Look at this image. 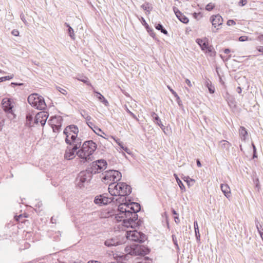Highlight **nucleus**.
Returning a JSON list of instances; mask_svg holds the SVG:
<instances>
[{
	"mask_svg": "<svg viewBox=\"0 0 263 263\" xmlns=\"http://www.w3.org/2000/svg\"><path fill=\"white\" fill-rule=\"evenodd\" d=\"M86 121L87 124H91V122L90 121L91 118L90 116L87 114V117H84Z\"/></svg>",
	"mask_w": 263,
	"mask_h": 263,
	"instance_id": "ea45409f",
	"label": "nucleus"
},
{
	"mask_svg": "<svg viewBox=\"0 0 263 263\" xmlns=\"http://www.w3.org/2000/svg\"><path fill=\"white\" fill-rule=\"evenodd\" d=\"M196 162H197V165L198 167H201V164L200 163V161H199V159H197V161H196Z\"/></svg>",
	"mask_w": 263,
	"mask_h": 263,
	"instance_id": "4d7b16f0",
	"label": "nucleus"
},
{
	"mask_svg": "<svg viewBox=\"0 0 263 263\" xmlns=\"http://www.w3.org/2000/svg\"><path fill=\"white\" fill-rule=\"evenodd\" d=\"M7 116L9 119L12 120L15 118V115L13 113V110L10 111V112H7Z\"/></svg>",
	"mask_w": 263,
	"mask_h": 263,
	"instance_id": "2f4dec72",
	"label": "nucleus"
},
{
	"mask_svg": "<svg viewBox=\"0 0 263 263\" xmlns=\"http://www.w3.org/2000/svg\"><path fill=\"white\" fill-rule=\"evenodd\" d=\"M210 84H212L211 81H210L209 80L206 81V86H207L208 88V86H210Z\"/></svg>",
	"mask_w": 263,
	"mask_h": 263,
	"instance_id": "052dcab7",
	"label": "nucleus"
},
{
	"mask_svg": "<svg viewBox=\"0 0 263 263\" xmlns=\"http://www.w3.org/2000/svg\"><path fill=\"white\" fill-rule=\"evenodd\" d=\"M130 249L129 254L132 255H145L148 254L150 251L147 247L139 244L132 245Z\"/></svg>",
	"mask_w": 263,
	"mask_h": 263,
	"instance_id": "423d86ee",
	"label": "nucleus"
},
{
	"mask_svg": "<svg viewBox=\"0 0 263 263\" xmlns=\"http://www.w3.org/2000/svg\"><path fill=\"white\" fill-rule=\"evenodd\" d=\"M5 78L6 79V81L9 80L13 78V76L12 75L11 76H5Z\"/></svg>",
	"mask_w": 263,
	"mask_h": 263,
	"instance_id": "864d4df0",
	"label": "nucleus"
},
{
	"mask_svg": "<svg viewBox=\"0 0 263 263\" xmlns=\"http://www.w3.org/2000/svg\"><path fill=\"white\" fill-rule=\"evenodd\" d=\"M92 130L94 131V132L96 134H97L98 135H100V132H101V133H102L103 134H104V133L102 132L101 129L100 128H98V127L96 126V128H94Z\"/></svg>",
	"mask_w": 263,
	"mask_h": 263,
	"instance_id": "4c0bfd02",
	"label": "nucleus"
},
{
	"mask_svg": "<svg viewBox=\"0 0 263 263\" xmlns=\"http://www.w3.org/2000/svg\"><path fill=\"white\" fill-rule=\"evenodd\" d=\"M121 148H122L123 151H124L127 154H130L131 151L128 147H127L126 146H122V147Z\"/></svg>",
	"mask_w": 263,
	"mask_h": 263,
	"instance_id": "37998d69",
	"label": "nucleus"
},
{
	"mask_svg": "<svg viewBox=\"0 0 263 263\" xmlns=\"http://www.w3.org/2000/svg\"><path fill=\"white\" fill-rule=\"evenodd\" d=\"M6 81V79L5 77H1L0 78V83L2 82H4Z\"/></svg>",
	"mask_w": 263,
	"mask_h": 263,
	"instance_id": "680f3d73",
	"label": "nucleus"
},
{
	"mask_svg": "<svg viewBox=\"0 0 263 263\" xmlns=\"http://www.w3.org/2000/svg\"><path fill=\"white\" fill-rule=\"evenodd\" d=\"M231 146V144L226 140H222L219 142V146L224 152H229Z\"/></svg>",
	"mask_w": 263,
	"mask_h": 263,
	"instance_id": "6ab92c4d",
	"label": "nucleus"
},
{
	"mask_svg": "<svg viewBox=\"0 0 263 263\" xmlns=\"http://www.w3.org/2000/svg\"><path fill=\"white\" fill-rule=\"evenodd\" d=\"M239 135L242 140L245 141L248 135V132L244 127L240 126L239 129Z\"/></svg>",
	"mask_w": 263,
	"mask_h": 263,
	"instance_id": "4be33fe9",
	"label": "nucleus"
},
{
	"mask_svg": "<svg viewBox=\"0 0 263 263\" xmlns=\"http://www.w3.org/2000/svg\"><path fill=\"white\" fill-rule=\"evenodd\" d=\"M247 3V0H240L239 2V5L241 6H243L246 5Z\"/></svg>",
	"mask_w": 263,
	"mask_h": 263,
	"instance_id": "a18cd8bd",
	"label": "nucleus"
},
{
	"mask_svg": "<svg viewBox=\"0 0 263 263\" xmlns=\"http://www.w3.org/2000/svg\"><path fill=\"white\" fill-rule=\"evenodd\" d=\"M64 25L67 27H68V32L70 37L72 39L74 40L75 35H74V31H73V29H72V28L71 27H70V25L67 23H65Z\"/></svg>",
	"mask_w": 263,
	"mask_h": 263,
	"instance_id": "393cba45",
	"label": "nucleus"
},
{
	"mask_svg": "<svg viewBox=\"0 0 263 263\" xmlns=\"http://www.w3.org/2000/svg\"><path fill=\"white\" fill-rule=\"evenodd\" d=\"M182 178L183 179L184 181L186 182L188 185H189L190 179L191 181H194V179H191L189 176H184L183 177H182Z\"/></svg>",
	"mask_w": 263,
	"mask_h": 263,
	"instance_id": "c9c22d12",
	"label": "nucleus"
},
{
	"mask_svg": "<svg viewBox=\"0 0 263 263\" xmlns=\"http://www.w3.org/2000/svg\"><path fill=\"white\" fill-rule=\"evenodd\" d=\"M208 89L211 93H213L215 91V88L212 84H210V86H208Z\"/></svg>",
	"mask_w": 263,
	"mask_h": 263,
	"instance_id": "a19ab883",
	"label": "nucleus"
},
{
	"mask_svg": "<svg viewBox=\"0 0 263 263\" xmlns=\"http://www.w3.org/2000/svg\"><path fill=\"white\" fill-rule=\"evenodd\" d=\"M95 92L97 93V97L99 101L102 102L105 106L108 105V102L103 95H102L100 92L96 91Z\"/></svg>",
	"mask_w": 263,
	"mask_h": 263,
	"instance_id": "5701e85b",
	"label": "nucleus"
},
{
	"mask_svg": "<svg viewBox=\"0 0 263 263\" xmlns=\"http://www.w3.org/2000/svg\"><path fill=\"white\" fill-rule=\"evenodd\" d=\"M252 145L253 148V153H256V147H255V145H254V143H252Z\"/></svg>",
	"mask_w": 263,
	"mask_h": 263,
	"instance_id": "0e129e2a",
	"label": "nucleus"
},
{
	"mask_svg": "<svg viewBox=\"0 0 263 263\" xmlns=\"http://www.w3.org/2000/svg\"><path fill=\"white\" fill-rule=\"evenodd\" d=\"M258 39L260 41H263V34L258 36Z\"/></svg>",
	"mask_w": 263,
	"mask_h": 263,
	"instance_id": "e2e57ef3",
	"label": "nucleus"
},
{
	"mask_svg": "<svg viewBox=\"0 0 263 263\" xmlns=\"http://www.w3.org/2000/svg\"><path fill=\"white\" fill-rule=\"evenodd\" d=\"M211 21L212 22V25L215 28H216L217 26H219L222 25L223 22V18L220 15L217 14L211 16Z\"/></svg>",
	"mask_w": 263,
	"mask_h": 263,
	"instance_id": "4468645a",
	"label": "nucleus"
},
{
	"mask_svg": "<svg viewBox=\"0 0 263 263\" xmlns=\"http://www.w3.org/2000/svg\"><path fill=\"white\" fill-rule=\"evenodd\" d=\"M102 181L105 183H116L119 181L121 177V173L116 170H109L102 174Z\"/></svg>",
	"mask_w": 263,
	"mask_h": 263,
	"instance_id": "20e7f679",
	"label": "nucleus"
},
{
	"mask_svg": "<svg viewBox=\"0 0 263 263\" xmlns=\"http://www.w3.org/2000/svg\"><path fill=\"white\" fill-rule=\"evenodd\" d=\"M79 148H76L74 146L68 145L65 150L64 158L67 160H71L75 157V153Z\"/></svg>",
	"mask_w": 263,
	"mask_h": 263,
	"instance_id": "ddd939ff",
	"label": "nucleus"
},
{
	"mask_svg": "<svg viewBox=\"0 0 263 263\" xmlns=\"http://www.w3.org/2000/svg\"><path fill=\"white\" fill-rule=\"evenodd\" d=\"M172 237L174 245L176 246L177 249H179V246L177 243L176 238L174 235L172 236Z\"/></svg>",
	"mask_w": 263,
	"mask_h": 263,
	"instance_id": "de8ad7c7",
	"label": "nucleus"
},
{
	"mask_svg": "<svg viewBox=\"0 0 263 263\" xmlns=\"http://www.w3.org/2000/svg\"><path fill=\"white\" fill-rule=\"evenodd\" d=\"M2 106L4 110L6 112H10L12 111L13 106L12 105L10 100L4 99L2 101Z\"/></svg>",
	"mask_w": 263,
	"mask_h": 263,
	"instance_id": "dca6fc26",
	"label": "nucleus"
},
{
	"mask_svg": "<svg viewBox=\"0 0 263 263\" xmlns=\"http://www.w3.org/2000/svg\"><path fill=\"white\" fill-rule=\"evenodd\" d=\"M107 166V162L102 159L93 162L92 166V173H99L105 170Z\"/></svg>",
	"mask_w": 263,
	"mask_h": 263,
	"instance_id": "9b49d317",
	"label": "nucleus"
},
{
	"mask_svg": "<svg viewBox=\"0 0 263 263\" xmlns=\"http://www.w3.org/2000/svg\"><path fill=\"white\" fill-rule=\"evenodd\" d=\"M235 22L234 20H229L227 21V24L228 25V26H232V25H235Z\"/></svg>",
	"mask_w": 263,
	"mask_h": 263,
	"instance_id": "c03bdc74",
	"label": "nucleus"
},
{
	"mask_svg": "<svg viewBox=\"0 0 263 263\" xmlns=\"http://www.w3.org/2000/svg\"><path fill=\"white\" fill-rule=\"evenodd\" d=\"M141 23H142V25L145 26V27L146 29L147 32L149 33L150 35L153 36V37H154V36L155 35V34L153 32V29L149 27V26L147 24L146 21L145 20V19L143 17H141Z\"/></svg>",
	"mask_w": 263,
	"mask_h": 263,
	"instance_id": "412c9836",
	"label": "nucleus"
},
{
	"mask_svg": "<svg viewBox=\"0 0 263 263\" xmlns=\"http://www.w3.org/2000/svg\"><path fill=\"white\" fill-rule=\"evenodd\" d=\"M126 108L127 112L129 113L133 118L136 119L137 121L139 120L138 118L136 116V115L134 114H133L132 111H130L127 107H126Z\"/></svg>",
	"mask_w": 263,
	"mask_h": 263,
	"instance_id": "f704fd0d",
	"label": "nucleus"
},
{
	"mask_svg": "<svg viewBox=\"0 0 263 263\" xmlns=\"http://www.w3.org/2000/svg\"><path fill=\"white\" fill-rule=\"evenodd\" d=\"M151 117L153 118V121L160 126L164 133L165 132V127L161 122V121L159 116L155 112L151 113Z\"/></svg>",
	"mask_w": 263,
	"mask_h": 263,
	"instance_id": "a211bd4d",
	"label": "nucleus"
},
{
	"mask_svg": "<svg viewBox=\"0 0 263 263\" xmlns=\"http://www.w3.org/2000/svg\"><path fill=\"white\" fill-rule=\"evenodd\" d=\"M57 89L63 95H66L67 93V91L64 88H61L60 87H57Z\"/></svg>",
	"mask_w": 263,
	"mask_h": 263,
	"instance_id": "e433bc0d",
	"label": "nucleus"
},
{
	"mask_svg": "<svg viewBox=\"0 0 263 263\" xmlns=\"http://www.w3.org/2000/svg\"><path fill=\"white\" fill-rule=\"evenodd\" d=\"M174 219L176 223H178L179 222V217L178 216H175Z\"/></svg>",
	"mask_w": 263,
	"mask_h": 263,
	"instance_id": "6e6d98bb",
	"label": "nucleus"
},
{
	"mask_svg": "<svg viewBox=\"0 0 263 263\" xmlns=\"http://www.w3.org/2000/svg\"><path fill=\"white\" fill-rule=\"evenodd\" d=\"M36 115V113L35 112V111L33 110H29L27 115H26V120L27 122H29L30 123V122L32 120V119H33V116L34 115Z\"/></svg>",
	"mask_w": 263,
	"mask_h": 263,
	"instance_id": "a878e982",
	"label": "nucleus"
},
{
	"mask_svg": "<svg viewBox=\"0 0 263 263\" xmlns=\"http://www.w3.org/2000/svg\"><path fill=\"white\" fill-rule=\"evenodd\" d=\"M236 91L238 93H240L241 92V88L240 87H238L236 89Z\"/></svg>",
	"mask_w": 263,
	"mask_h": 263,
	"instance_id": "13d9d810",
	"label": "nucleus"
},
{
	"mask_svg": "<svg viewBox=\"0 0 263 263\" xmlns=\"http://www.w3.org/2000/svg\"><path fill=\"white\" fill-rule=\"evenodd\" d=\"M115 201H116L115 197H108L107 196V194H103L97 196L94 200V202L99 205H105Z\"/></svg>",
	"mask_w": 263,
	"mask_h": 263,
	"instance_id": "1a4fd4ad",
	"label": "nucleus"
},
{
	"mask_svg": "<svg viewBox=\"0 0 263 263\" xmlns=\"http://www.w3.org/2000/svg\"><path fill=\"white\" fill-rule=\"evenodd\" d=\"M92 172L90 171H85L81 172L77 178L78 184L80 187L84 186V183L88 182L92 177Z\"/></svg>",
	"mask_w": 263,
	"mask_h": 263,
	"instance_id": "0eeeda50",
	"label": "nucleus"
},
{
	"mask_svg": "<svg viewBox=\"0 0 263 263\" xmlns=\"http://www.w3.org/2000/svg\"><path fill=\"white\" fill-rule=\"evenodd\" d=\"M61 125H54V127H53V130L55 132L56 130L58 131L59 129L60 128Z\"/></svg>",
	"mask_w": 263,
	"mask_h": 263,
	"instance_id": "09e8293b",
	"label": "nucleus"
},
{
	"mask_svg": "<svg viewBox=\"0 0 263 263\" xmlns=\"http://www.w3.org/2000/svg\"><path fill=\"white\" fill-rule=\"evenodd\" d=\"M194 226L195 233V236L196 237L197 241L198 242H199L200 240V235L199 234V231L198 223H197V221H195L194 222Z\"/></svg>",
	"mask_w": 263,
	"mask_h": 263,
	"instance_id": "b1692460",
	"label": "nucleus"
},
{
	"mask_svg": "<svg viewBox=\"0 0 263 263\" xmlns=\"http://www.w3.org/2000/svg\"><path fill=\"white\" fill-rule=\"evenodd\" d=\"M108 192L112 196H120L115 199L120 203L115 218L117 221H122L124 227L135 228L140 226L142 221L138 219L137 213L141 210L140 204L137 202H127L126 196L132 192V187L126 183L120 182L115 184L110 183Z\"/></svg>",
	"mask_w": 263,
	"mask_h": 263,
	"instance_id": "f257e3e1",
	"label": "nucleus"
},
{
	"mask_svg": "<svg viewBox=\"0 0 263 263\" xmlns=\"http://www.w3.org/2000/svg\"><path fill=\"white\" fill-rule=\"evenodd\" d=\"M148 4L147 3V4H146V5L143 4L141 7L144 10H146V11L149 12L150 10H151V9H150V7L149 6H148Z\"/></svg>",
	"mask_w": 263,
	"mask_h": 263,
	"instance_id": "58836bf2",
	"label": "nucleus"
},
{
	"mask_svg": "<svg viewBox=\"0 0 263 263\" xmlns=\"http://www.w3.org/2000/svg\"><path fill=\"white\" fill-rule=\"evenodd\" d=\"M79 132L78 128L77 126L74 125H70L67 126L64 130V134L65 135H71L73 134H78Z\"/></svg>",
	"mask_w": 263,
	"mask_h": 263,
	"instance_id": "f3484780",
	"label": "nucleus"
},
{
	"mask_svg": "<svg viewBox=\"0 0 263 263\" xmlns=\"http://www.w3.org/2000/svg\"><path fill=\"white\" fill-rule=\"evenodd\" d=\"M254 183L255 185V187L257 188L258 190H259L260 188L259 179L258 178H256L255 179H254Z\"/></svg>",
	"mask_w": 263,
	"mask_h": 263,
	"instance_id": "72a5a7b5",
	"label": "nucleus"
},
{
	"mask_svg": "<svg viewBox=\"0 0 263 263\" xmlns=\"http://www.w3.org/2000/svg\"><path fill=\"white\" fill-rule=\"evenodd\" d=\"M168 89L170 90V91L173 94L174 97L176 98L177 100H179L180 99L179 97L177 94V93L172 89L171 87L169 86H167Z\"/></svg>",
	"mask_w": 263,
	"mask_h": 263,
	"instance_id": "7c9ffc66",
	"label": "nucleus"
},
{
	"mask_svg": "<svg viewBox=\"0 0 263 263\" xmlns=\"http://www.w3.org/2000/svg\"><path fill=\"white\" fill-rule=\"evenodd\" d=\"M174 177H175V179L176 180V181H177L178 185L179 186L180 189L182 191H185V186L183 185V184L182 182V181H181V180L179 178V177L177 176V175L176 174H174Z\"/></svg>",
	"mask_w": 263,
	"mask_h": 263,
	"instance_id": "bb28decb",
	"label": "nucleus"
},
{
	"mask_svg": "<svg viewBox=\"0 0 263 263\" xmlns=\"http://www.w3.org/2000/svg\"><path fill=\"white\" fill-rule=\"evenodd\" d=\"M259 235H260V237H261V239H262V240H263V232H262V233H260V234H259Z\"/></svg>",
	"mask_w": 263,
	"mask_h": 263,
	"instance_id": "774afa93",
	"label": "nucleus"
},
{
	"mask_svg": "<svg viewBox=\"0 0 263 263\" xmlns=\"http://www.w3.org/2000/svg\"><path fill=\"white\" fill-rule=\"evenodd\" d=\"M256 227L257 229V231L259 234H260V233H263V228L261 224L259 223L258 221H255Z\"/></svg>",
	"mask_w": 263,
	"mask_h": 263,
	"instance_id": "c85d7f7f",
	"label": "nucleus"
},
{
	"mask_svg": "<svg viewBox=\"0 0 263 263\" xmlns=\"http://www.w3.org/2000/svg\"><path fill=\"white\" fill-rule=\"evenodd\" d=\"M48 117V114L45 111H40L36 114L34 122L35 124L40 123L43 126L45 124L46 120Z\"/></svg>",
	"mask_w": 263,
	"mask_h": 263,
	"instance_id": "f8f14e48",
	"label": "nucleus"
},
{
	"mask_svg": "<svg viewBox=\"0 0 263 263\" xmlns=\"http://www.w3.org/2000/svg\"><path fill=\"white\" fill-rule=\"evenodd\" d=\"M65 142L67 144L74 146L76 148H80L82 140L80 138L78 137V134L65 135Z\"/></svg>",
	"mask_w": 263,
	"mask_h": 263,
	"instance_id": "6e6552de",
	"label": "nucleus"
},
{
	"mask_svg": "<svg viewBox=\"0 0 263 263\" xmlns=\"http://www.w3.org/2000/svg\"><path fill=\"white\" fill-rule=\"evenodd\" d=\"M238 40L240 42H244L248 40V37L247 36H241L239 37Z\"/></svg>",
	"mask_w": 263,
	"mask_h": 263,
	"instance_id": "79ce46f5",
	"label": "nucleus"
},
{
	"mask_svg": "<svg viewBox=\"0 0 263 263\" xmlns=\"http://www.w3.org/2000/svg\"><path fill=\"white\" fill-rule=\"evenodd\" d=\"M105 245L107 247H111L116 245V243L113 241V240H107L105 241Z\"/></svg>",
	"mask_w": 263,
	"mask_h": 263,
	"instance_id": "c756f323",
	"label": "nucleus"
},
{
	"mask_svg": "<svg viewBox=\"0 0 263 263\" xmlns=\"http://www.w3.org/2000/svg\"><path fill=\"white\" fill-rule=\"evenodd\" d=\"M173 10L177 17L182 23L186 24L189 22V19L184 15H183L177 8L174 7Z\"/></svg>",
	"mask_w": 263,
	"mask_h": 263,
	"instance_id": "2eb2a0df",
	"label": "nucleus"
},
{
	"mask_svg": "<svg viewBox=\"0 0 263 263\" xmlns=\"http://www.w3.org/2000/svg\"><path fill=\"white\" fill-rule=\"evenodd\" d=\"M155 27L157 30H160L161 32L164 34H167V30L163 28V26L161 24H158Z\"/></svg>",
	"mask_w": 263,
	"mask_h": 263,
	"instance_id": "cd10ccee",
	"label": "nucleus"
},
{
	"mask_svg": "<svg viewBox=\"0 0 263 263\" xmlns=\"http://www.w3.org/2000/svg\"><path fill=\"white\" fill-rule=\"evenodd\" d=\"M220 188L221 191L227 198H229L231 195V190L229 185L227 184H221Z\"/></svg>",
	"mask_w": 263,
	"mask_h": 263,
	"instance_id": "aec40b11",
	"label": "nucleus"
},
{
	"mask_svg": "<svg viewBox=\"0 0 263 263\" xmlns=\"http://www.w3.org/2000/svg\"><path fill=\"white\" fill-rule=\"evenodd\" d=\"M80 81H81L82 82H83L84 83L86 84L87 85H90V84L87 78H86L85 79L80 80Z\"/></svg>",
	"mask_w": 263,
	"mask_h": 263,
	"instance_id": "8fccbe9b",
	"label": "nucleus"
},
{
	"mask_svg": "<svg viewBox=\"0 0 263 263\" xmlns=\"http://www.w3.org/2000/svg\"><path fill=\"white\" fill-rule=\"evenodd\" d=\"M115 140L116 141V142H117V143L120 146V147L121 148L122 147V146H124L122 142H121L119 139L118 140H116L115 139Z\"/></svg>",
	"mask_w": 263,
	"mask_h": 263,
	"instance_id": "3c124183",
	"label": "nucleus"
},
{
	"mask_svg": "<svg viewBox=\"0 0 263 263\" xmlns=\"http://www.w3.org/2000/svg\"><path fill=\"white\" fill-rule=\"evenodd\" d=\"M230 50L228 48L227 49H225L224 50V52L226 53V54H228L230 52Z\"/></svg>",
	"mask_w": 263,
	"mask_h": 263,
	"instance_id": "bf43d9fd",
	"label": "nucleus"
},
{
	"mask_svg": "<svg viewBox=\"0 0 263 263\" xmlns=\"http://www.w3.org/2000/svg\"><path fill=\"white\" fill-rule=\"evenodd\" d=\"M172 212L174 215H177L176 211L174 209H172Z\"/></svg>",
	"mask_w": 263,
	"mask_h": 263,
	"instance_id": "338daca9",
	"label": "nucleus"
},
{
	"mask_svg": "<svg viewBox=\"0 0 263 263\" xmlns=\"http://www.w3.org/2000/svg\"><path fill=\"white\" fill-rule=\"evenodd\" d=\"M28 103L35 108L44 110L46 108V104L44 98L37 93H32L28 97Z\"/></svg>",
	"mask_w": 263,
	"mask_h": 263,
	"instance_id": "7ed1b4c3",
	"label": "nucleus"
},
{
	"mask_svg": "<svg viewBox=\"0 0 263 263\" xmlns=\"http://www.w3.org/2000/svg\"><path fill=\"white\" fill-rule=\"evenodd\" d=\"M196 42L199 45L202 50L204 51L206 53H210V55L211 57L215 55L211 47L209 46L208 39L206 38L205 37L202 39H197Z\"/></svg>",
	"mask_w": 263,
	"mask_h": 263,
	"instance_id": "9d476101",
	"label": "nucleus"
},
{
	"mask_svg": "<svg viewBox=\"0 0 263 263\" xmlns=\"http://www.w3.org/2000/svg\"><path fill=\"white\" fill-rule=\"evenodd\" d=\"M126 238L129 240L139 243H142L146 239L145 235L137 230L127 231Z\"/></svg>",
	"mask_w": 263,
	"mask_h": 263,
	"instance_id": "39448f33",
	"label": "nucleus"
},
{
	"mask_svg": "<svg viewBox=\"0 0 263 263\" xmlns=\"http://www.w3.org/2000/svg\"><path fill=\"white\" fill-rule=\"evenodd\" d=\"M215 7V5L213 4L212 3H209L208 4L206 7L205 9L207 11H211Z\"/></svg>",
	"mask_w": 263,
	"mask_h": 263,
	"instance_id": "473e14b6",
	"label": "nucleus"
},
{
	"mask_svg": "<svg viewBox=\"0 0 263 263\" xmlns=\"http://www.w3.org/2000/svg\"><path fill=\"white\" fill-rule=\"evenodd\" d=\"M11 33L14 35V36H18L19 35V32L16 29H13L12 32H11Z\"/></svg>",
	"mask_w": 263,
	"mask_h": 263,
	"instance_id": "49530a36",
	"label": "nucleus"
},
{
	"mask_svg": "<svg viewBox=\"0 0 263 263\" xmlns=\"http://www.w3.org/2000/svg\"><path fill=\"white\" fill-rule=\"evenodd\" d=\"M185 83L187 84V85L189 86V87H192V83L191 82V81L188 79H186L185 80Z\"/></svg>",
	"mask_w": 263,
	"mask_h": 263,
	"instance_id": "603ef678",
	"label": "nucleus"
},
{
	"mask_svg": "<svg viewBox=\"0 0 263 263\" xmlns=\"http://www.w3.org/2000/svg\"><path fill=\"white\" fill-rule=\"evenodd\" d=\"M92 129L96 128V126L91 122V124H87Z\"/></svg>",
	"mask_w": 263,
	"mask_h": 263,
	"instance_id": "5fc2aeb1",
	"label": "nucleus"
},
{
	"mask_svg": "<svg viewBox=\"0 0 263 263\" xmlns=\"http://www.w3.org/2000/svg\"><path fill=\"white\" fill-rule=\"evenodd\" d=\"M87 263H100V262L98 261L90 260V261H89Z\"/></svg>",
	"mask_w": 263,
	"mask_h": 263,
	"instance_id": "69168bd1",
	"label": "nucleus"
},
{
	"mask_svg": "<svg viewBox=\"0 0 263 263\" xmlns=\"http://www.w3.org/2000/svg\"><path fill=\"white\" fill-rule=\"evenodd\" d=\"M97 148V144L92 140L85 141L76 155L81 159V163L92 161L91 155Z\"/></svg>",
	"mask_w": 263,
	"mask_h": 263,
	"instance_id": "f03ea898",
	"label": "nucleus"
}]
</instances>
